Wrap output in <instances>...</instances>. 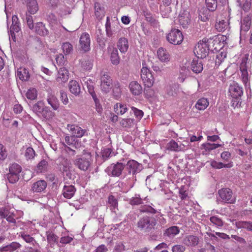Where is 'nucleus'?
I'll return each instance as SVG.
<instances>
[{
	"instance_id": "1",
	"label": "nucleus",
	"mask_w": 252,
	"mask_h": 252,
	"mask_svg": "<svg viewBox=\"0 0 252 252\" xmlns=\"http://www.w3.org/2000/svg\"><path fill=\"white\" fill-rule=\"evenodd\" d=\"M158 220L154 215H143L140 217L136 224L138 231L147 233L153 232L158 228Z\"/></svg>"
},
{
	"instance_id": "2",
	"label": "nucleus",
	"mask_w": 252,
	"mask_h": 252,
	"mask_svg": "<svg viewBox=\"0 0 252 252\" xmlns=\"http://www.w3.org/2000/svg\"><path fill=\"white\" fill-rule=\"evenodd\" d=\"M143 169V165L134 159L129 160L126 164V172L123 178L126 181H136V175Z\"/></svg>"
},
{
	"instance_id": "3",
	"label": "nucleus",
	"mask_w": 252,
	"mask_h": 252,
	"mask_svg": "<svg viewBox=\"0 0 252 252\" xmlns=\"http://www.w3.org/2000/svg\"><path fill=\"white\" fill-rule=\"evenodd\" d=\"M91 157L90 153L86 152L85 150H83L82 155L77 156L73 160V163L79 169L82 171H86L91 164Z\"/></svg>"
},
{
	"instance_id": "4",
	"label": "nucleus",
	"mask_w": 252,
	"mask_h": 252,
	"mask_svg": "<svg viewBox=\"0 0 252 252\" xmlns=\"http://www.w3.org/2000/svg\"><path fill=\"white\" fill-rule=\"evenodd\" d=\"M125 159L123 158L119 161L113 163L108 166L105 170L106 173L109 176L113 177H119L122 175L123 172L126 167V164L122 162Z\"/></svg>"
},
{
	"instance_id": "5",
	"label": "nucleus",
	"mask_w": 252,
	"mask_h": 252,
	"mask_svg": "<svg viewBox=\"0 0 252 252\" xmlns=\"http://www.w3.org/2000/svg\"><path fill=\"white\" fill-rule=\"evenodd\" d=\"M22 171V167L17 163H13L9 167V173L7 174V178L11 183H15L19 179L20 173Z\"/></svg>"
},
{
	"instance_id": "6",
	"label": "nucleus",
	"mask_w": 252,
	"mask_h": 252,
	"mask_svg": "<svg viewBox=\"0 0 252 252\" xmlns=\"http://www.w3.org/2000/svg\"><path fill=\"white\" fill-rule=\"evenodd\" d=\"M228 92L230 95L233 98L237 100L236 106L238 105L240 106L241 102L240 101L241 97L243 94V90L237 83L233 82L229 87Z\"/></svg>"
},
{
	"instance_id": "7",
	"label": "nucleus",
	"mask_w": 252,
	"mask_h": 252,
	"mask_svg": "<svg viewBox=\"0 0 252 252\" xmlns=\"http://www.w3.org/2000/svg\"><path fill=\"white\" fill-rule=\"evenodd\" d=\"M100 89L105 93H108L112 88V79L109 73L102 71L100 73Z\"/></svg>"
},
{
	"instance_id": "8",
	"label": "nucleus",
	"mask_w": 252,
	"mask_h": 252,
	"mask_svg": "<svg viewBox=\"0 0 252 252\" xmlns=\"http://www.w3.org/2000/svg\"><path fill=\"white\" fill-rule=\"evenodd\" d=\"M167 41L174 45L180 44L184 39L182 32L178 29H172L166 35Z\"/></svg>"
},
{
	"instance_id": "9",
	"label": "nucleus",
	"mask_w": 252,
	"mask_h": 252,
	"mask_svg": "<svg viewBox=\"0 0 252 252\" xmlns=\"http://www.w3.org/2000/svg\"><path fill=\"white\" fill-rule=\"evenodd\" d=\"M207 41L208 39L204 38L195 46L194 52L198 58L203 59L208 55L209 49L207 44Z\"/></svg>"
},
{
	"instance_id": "10",
	"label": "nucleus",
	"mask_w": 252,
	"mask_h": 252,
	"mask_svg": "<svg viewBox=\"0 0 252 252\" xmlns=\"http://www.w3.org/2000/svg\"><path fill=\"white\" fill-rule=\"evenodd\" d=\"M141 78L144 85L151 88L154 84V78L150 69L147 67H143L141 70Z\"/></svg>"
},
{
	"instance_id": "11",
	"label": "nucleus",
	"mask_w": 252,
	"mask_h": 252,
	"mask_svg": "<svg viewBox=\"0 0 252 252\" xmlns=\"http://www.w3.org/2000/svg\"><path fill=\"white\" fill-rule=\"evenodd\" d=\"M218 194L221 200L224 202L233 203L235 201V198L233 197L232 191L229 188H222L219 189Z\"/></svg>"
},
{
	"instance_id": "12",
	"label": "nucleus",
	"mask_w": 252,
	"mask_h": 252,
	"mask_svg": "<svg viewBox=\"0 0 252 252\" xmlns=\"http://www.w3.org/2000/svg\"><path fill=\"white\" fill-rule=\"evenodd\" d=\"M80 49L84 52L90 50V38L88 33L84 32L80 36Z\"/></svg>"
},
{
	"instance_id": "13",
	"label": "nucleus",
	"mask_w": 252,
	"mask_h": 252,
	"mask_svg": "<svg viewBox=\"0 0 252 252\" xmlns=\"http://www.w3.org/2000/svg\"><path fill=\"white\" fill-rule=\"evenodd\" d=\"M67 128L72 136L76 137H82L86 132L85 129H83L78 126L75 125H68Z\"/></svg>"
},
{
	"instance_id": "14",
	"label": "nucleus",
	"mask_w": 252,
	"mask_h": 252,
	"mask_svg": "<svg viewBox=\"0 0 252 252\" xmlns=\"http://www.w3.org/2000/svg\"><path fill=\"white\" fill-rule=\"evenodd\" d=\"M241 71L242 80L246 87L250 86L249 75L247 70V63L242 61L240 67Z\"/></svg>"
},
{
	"instance_id": "15",
	"label": "nucleus",
	"mask_w": 252,
	"mask_h": 252,
	"mask_svg": "<svg viewBox=\"0 0 252 252\" xmlns=\"http://www.w3.org/2000/svg\"><path fill=\"white\" fill-rule=\"evenodd\" d=\"M48 103L54 110H57L60 107V102L55 95L52 92H48L46 97Z\"/></svg>"
},
{
	"instance_id": "16",
	"label": "nucleus",
	"mask_w": 252,
	"mask_h": 252,
	"mask_svg": "<svg viewBox=\"0 0 252 252\" xmlns=\"http://www.w3.org/2000/svg\"><path fill=\"white\" fill-rule=\"evenodd\" d=\"M76 191L75 187L72 185H65L62 190V195L66 199H71Z\"/></svg>"
},
{
	"instance_id": "17",
	"label": "nucleus",
	"mask_w": 252,
	"mask_h": 252,
	"mask_svg": "<svg viewBox=\"0 0 252 252\" xmlns=\"http://www.w3.org/2000/svg\"><path fill=\"white\" fill-rule=\"evenodd\" d=\"M190 21V14L187 11L181 12L179 16V21L184 28L188 27Z\"/></svg>"
},
{
	"instance_id": "18",
	"label": "nucleus",
	"mask_w": 252,
	"mask_h": 252,
	"mask_svg": "<svg viewBox=\"0 0 252 252\" xmlns=\"http://www.w3.org/2000/svg\"><path fill=\"white\" fill-rule=\"evenodd\" d=\"M47 184L45 181L39 180L34 182L32 186V190L33 192H41L47 188Z\"/></svg>"
},
{
	"instance_id": "19",
	"label": "nucleus",
	"mask_w": 252,
	"mask_h": 252,
	"mask_svg": "<svg viewBox=\"0 0 252 252\" xmlns=\"http://www.w3.org/2000/svg\"><path fill=\"white\" fill-rule=\"evenodd\" d=\"M199 242V238L196 236L188 235L184 238L183 243L188 247H195Z\"/></svg>"
},
{
	"instance_id": "20",
	"label": "nucleus",
	"mask_w": 252,
	"mask_h": 252,
	"mask_svg": "<svg viewBox=\"0 0 252 252\" xmlns=\"http://www.w3.org/2000/svg\"><path fill=\"white\" fill-rule=\"evenodd\" d=\"M185 146L184 144H178L177 142L173 140H171L167 145V148L168 150L174 151L179 152L184 150Z\"/></svg>"
},
{
	"instance_id": "21",
	"label": "nucleus",
	"mask_w": 252,
	"mask_h": 252,
	"mask_svg": "<svg viewBox=\"0 0 252 252\" xmlns=\"http://www.w3.org/2000/svg\"><path fill=\"white\" fill-rule=\"evenodd\" d=\"M57 81L58 82H65L68 79V71L64 67H61L58 71Z\"/></svg>"
},
{
	"instance_id": "22",
	"label": "nucleus",
	"mask_w": 252,
	"mask_h": 252,
	"mask_svg": "<svg viewBox=\"0 0 252 252\" xmlns=\"http://www.w3.org/2000/svg\"><path fill=\"white\" fill-rule=\"evenodd\" d=\"M129 88L131 93L135 95H138L142 92L141 85L136 81H132L130 83Z\"/></svg>"
},
{
	"instance_id": "23",
	"label": "nucleus",
	"mask_w": 252,
	"mask_h": 252,
	"mask_svg": "<svg viewBox=\"0 0 252 252\" xmlns=\"http://www.w3.org/2000/svg\"><path fill=\"white\" fill-rule=\"evenodd\" d=\"M157 55L158 59L162 62H169L170 59V56L168 52L162 47L158 49Z\"/></svg>"
},
{
	"instance_id": "24",
	"label": "nucleus",
	"mask_w": 252,
	"mask_h": 252,
	"mask_svg": "<svg viewBox=\"0 0 252 252\" xmlns=\"http://www.w3.org/2000/svg\"><path fill=\"white\" fill-rule=\"evenodd\" d=\"M190 68L195 73H199L203 70L202 62L198 59H193L191 63Z\"/></svg>"
},
{
	"instance_id": "25",
	"label": "nucleus",
	"mask_w": 252,
	"mask_h": 252,
	"mask_svg": "<svg viewBox=\"0 0 252 252\" xmlns=\"http://www.w3.org/2000/svg\"><path fill=\"white\" fill-rule=\"evenodd\" d=\"M68 88L70 92L75 95H78L81 92L80 86L79 83L75 80L69 81Z\"/></svg>"
},
{
	"instance_id": "26",
	"label": "nucleus",
	"mask_w": 252,
	"mask_h": 252,
	"mask_svg": "<svg viewBox=\"0 0 252 252\" xmlns=\"http://www.w3.org/2000/svg\"><path fill=\"white\" fill-rule=\"evenodd\" d=\"M35 32H36L43 36L48 35L49 33L48 30L46 29L42 22L37 23L35 25Z\"/></svg>"
},
{
	"instance_id": "27",
	"label": "nucleus",
	"mask_w": 252,
	"mask_h": 252,
	"mask_svg": "<svg viewBox=\"0 0 252 252\" xmlns=\"http://www.w3.org/2000/svg\"><path fill=\"white\" fill-rule=\"evenodd\" d=\"M20 23L18 21V18L16 15H13L12 17V25L10 28V32L11 35L14 32H18L20 30Z\"/></svg>"
},
{
	"instance_id": "28",
	"label": "nucleus",
	"mask_w": 252,
	"mask_h": 252,
	"mask_svg": "<svg viewBox=\"0 0 252 252\" xmlns=\"http://www.w3.org/2000/svg\"><path fill=\"white\" fill-rule=\"evenodd\" d=\"M28 12L31 14H34L38 10V5L36 0H29L27 1Z\"/></svg>"
},
{
	"instance_id": "29",
	"label": "nucleus",
	"mask_w": 252,
	"mask_h": 252,
	"mask_svg": "<svg viewBox=\"0 0 252 252\" xmlns=\"http://www.w3.org/2000/svg\"><path fill=\"white\" fill-rule=\"evenodd\" d=\"M59 167L62 173L67 169H68V168L70 167V166L72 165L70 161L66 158L62 157L59 158Z\"/></svg>"
},
{
	"instance_id": "30",
	"label": "nucleus",
	"mask_w": 252,
	"mask_h": 252,
	"mask_svg": "<svg viewBox=\"0 0 252 252\" xmlns=\"http://www.w3.org/2000/svg\"><path fill=\"white\" fill-rule=\"evenodd\" d=\"M21 247V245L16 242H12L9 245L0 248V252H12Z\"/></svg>"
},
{
	"instance_id": "31",
	"label": "nucleus",
	"mask_w": 252,
	"mask_h": 252,
	"mask_svg": "<svg viewBox=\"0 0 252 252\" xmlns=\"http://www.w3.org/2000/svg\"><path fill=\"white\" fill-rule=\"evenodd\" d=\"M105 10L104 7L102 6L98 2H95L94 4V14L96 18L99 20L101 19L105 15Z\"/></svg>"
},
{
	"instance_id": "32",
	"label": "nucleus",
	"mask_w": 252,
	"mask_h": 252,
	"mask_svg": "<svg viewBox=\"0 0 252 252\" xmlns=\"http://www.w3.org/2000/svg\"><path fill=\"white\" fill-rule=\"evenodd\" d=\"M118 47L122 53H125L128 48V40L125 37H121L119 39Z\"/></svg>"
},
{
	"instance_id": "33",
	"label": "nucleus",
	"mask_w": 252,
	"mask_h": 252,
	"mask_svg": "<svg viewBox=\"0 0 252 252\" xmlns=\"http://www.w3.org/2000/svg\"><path fill=\"white\" fill-rule=\"evenodd\" d=\"M108 204L111 211L116 213V211L118 210V202L117 199L113 195H111L108 197Z\"/></svg>"
},
{
	"instance_id": "34",
	"label": "nucleus",
	"mask_w": 252,
	"mask_h": 252,
	"mask_svg": "<svg viewBox=\"0 0 252 252\" xmlns=\"http://www.w3.org/2000/svg\"><path fill=\"white\" fill-rule=\"evenodd\" d=\"M17 76L19 79L22 81H27L30 78V74L28 70L24 68H20L17 70Z\"/></svg>"
},
{
	"instance_id": "35",
	"label": "nucleus",
	"mask_w": 252,
	"mask_h": 252,
	"mask_svg": "<svg viewBox=\"0 0 252 252\" xmlns=\"http://www.w3.org/2000/svg\"><path fill=\"white\" fill-rule=\"evenodd\" d=\"M180 232V229L176 226H172L166 229L164 233V235L167 236L170 238L174 237Z\"/></svg>"
},
{
	"instance_id": "36",
	"label": "nucleus",
	"mask_w": 252,
	"mask_h": 252,
	"mask_svg": "<svg viewBox=\"0 0 252 252\" xmlns=\"http://www.w3.org/2000/svg\"><path fill=\"white\" fill-rule=\"evenodd\" d=\"M251 25L252 21L251 18L249 17H245L242 22L241 32H248L249 30Z\"/></svg>"
},
{
	"instance_id": "37",
	"label": "nucleus",
	"mask_w": 252,
	"mask_h": 252,
	"mask_svg": "<svg viewBox=\"0 0 252 252\" xmlns=\"http://www.w3.org/2000/svg\"><path fill=\"white\" fill-rule=\"evenodd\" d=\"M127 110L126 105L122 104L120 103H117L114 106L115 112L118 115H122L124 114Z\"/></svg>"
},
{
	"instance_id": "38",
	"label": "nucleus",
	"mask_w": 252,
	"mask_h": 252,
	"mask_svg": "<svg viewBox=\"0 0 252 252\" xmlns=\"http://www.w3.org/2000/svg\"><path fill=\"white\" fill-rule=\"evenodd\" d=\"M208 105V100L205 98H201L197 101L195 107L199 110H203L206 109Z\"/></svg>"
},
{
	"instance_id": "39",
	"label": "nucleus",
	"mask_w": 252,
	"mask_h": 252,
	"mask_svg": "<svg viewBox=\"0 0 252 252\" xmlns=\"http://www.w3.org/2000/svg\"><path fill=\"white\" fill-rule=\"evenodd\" d=\"M84 81V85L86 86L88 91L91 96L95 95L94 91V83L90 79H86V80H83Z\"/></svg>"
},
{
	"instance_id": "40",
	"label": "nucleus",
	"mask_w": 252,
	"mask_h": 252,
	"mask_svg": "<svg viewBox=\"0 0 252 252\" xmlns=\"http://www.w3.org/2000/svg\"><path fill=\"white\" fill-rule=\"evenodd\" d=\"M236 225L238 228H244L252 231V221H238L236 223Z\"/></svg>"
},
{
	"instance_id": "41",
	"label": "nucleus",
	"mask_w": 252,
	"mask_h": 252,
	"mask_svg": "<svg viewBox=\"0 0 252 252\" xmlns=\"http://www.w3.org/2000/svg\"><path fill=\"white\" fill-rule=\"evenodd\" d=\"M210 11L208 8L203 7L199 10V17L202 21H206L209 19Z\"/></svg>"
},
{
	"instance_id": "42",
	"label": "nucleus",
	"mask_w": 252,
	"mask_h": 252,
	"mask_svg": "<svg viewBox=\"0 0 252 252\" xmlns=\"http://www.w3.org/2000/svg\"><path fill=\"white\" fill-rule=\"evenodd\" d=\"M45 106L44 103L42 101H38L34 104L32 106V111L38 116H40V114L43 110Z\"/></svg>"
},
{
	"instance_id": "43",
	"label": "nucleus",
	"mask_w": 252,
	"mask_h": 252,
	"mask_svg": "<svg viewBox=\"0 0 252 252\" xmlns=\"http://www.w3.org/2000/svg\"><path fill=\"white\" fill-rule=\"evenodd\" d=\"M62 49L65 55L70 54L73 50L72 45L69 42L63 43L62 45Z\"/></svg>"
},
{
	"instance_id": "44",
	"label": "nucleus",
	"mask_w": 252,
	"mask_h": 252,
	"mask_svg": "<svg viewBox=\"0 0 252 252\" xmlns=\"http://www.w3.org/2000/svg\"><path fill=\"white\" fill-rule=\"evenodd\" d=\"M110 59L111 63L114 65H117L120 63V57L118 55V51L116 48H113L111 53Z\"/></svg>"
},
{
	"instance_id": "45",
	"label": "nucleus",
	"mask_w": 252,
	"mask_h": 252,
	"mask_svg": "<svg viewBox=\"0 0 252 252\" xmlns=\"http://www.w3.org/2000/svg\"><path fill=\"white\" fill-rule=\"evenodd\" d=\"M122 89L119 82H115L113 88V94L116 99H119L122 94Z\"/></svg>"
},
{
	"instance_id": "46",
	"label": "nucleus",
	"mask_w": 252,
	"mask_h": 252,
	"mask_svg": "<svg viewBox=\"0 0 252 252\" xmlns=\"http://www.w3.org/2000/svg\"><path fill=\"white\" fill-rule=\"evenodd\" d=\"M139 212L143 213H149L151 215L155 214L157 211L150 205H144L140 207Z\"/></svg>"
},
{
	"instance_id": "47",
	"label": "nucleus",
	"mask_w": 252,
	"mask_h": 252,
	"mask_svg": "<svg viewBox=\"0 0 252 252\" xmlns=\"http://www.w3.org/2000/svg\"><path fill=\"white\" fill-rule=\"evenodd\" d=\"M228 26L227 22L224 20H219L215 25L216 29L219 32L224 31L228 28Z\"/></svg>"
},
{
	"instance_id": "48",
	"label": "nucleus",
	"mask_w": 252,
	"mask_h": 252,
	"mask_svg": "<svg viewBox=\"0 0 252 252\" xmlns=\"http://www.w3.org/2000/svg\"><path fill=\"white\" fill-rule=\"evenodd\" d=\"M226 53L225 52H220L218 53L216 55L215 60V66L218 67L223 61L224 59L226 57Z\"/></svg>"
},
{
	"instance_id": "49",
	"label": "nucleus",
	"mask_w": 252,
	"mask_h": 252,
	"mask_svg": "<svg viewBox=\"0 0 252 252\" xmlns=\"http://www.w3.org/2000/svg\"><path fill=\"white\" fill-rule=\"evenodd\" d=\"M75 171V169L73 167V166H70V167L68 168V169H67L63 172H62L64 178H67L69 179H74V172Z\"/></svg>"
},
{
	"instance_id": "50",
	"label": "nucleus",
	"mask_w": 252,
	"mask_h": 252,
	"mask_svg": "<svg viewBox=\"0 0 252 252\" xmlns=\"http://www.w3.org/2000/svg\"><path fill=\"white\" fill-rule=\"evenodd\" d=\"M159 10L162 17L168 18L172 11L171 7L170 6H164V5L159 6Z\"/></svg>"
},
{
	"instance_id": "51",
	"label": "nucleus",
	"mask_w": 252,
	"mask_h": 252,
	"mask_svg": "<svg viewBox=\"0 0 252 252\" xmlns=\"http://www.w3.org/2000/svg\"><path fill=\"white\" fill-rule=\"evenodd\" d=\"M42 116L44 118L46 119H49L52 118L54 116V114L52 111H51L49 108L45 106L41 112V113L40 114L39 116Z\"/></svg>"
},
{
	"instance_id": "52",
	"label": "nucleus",
	"mask_w": 252,
	"mask_h": 252,
	"mask_svg": "<svg viewBox=\"0 0 252 252\" xmlns=\"http://www.w3.org/2000/svg\"><path fill=\"white\" fill-rule=\"evenodd\" d=\"M211 166L216 169H221L223 167H230L231 165L230 164H223L221 162H217L216 160H212L210 162Z\"/></svg>"
},
{
	"instance_id": "53",
	"label": "nucleus",
	"mask_w": 252,
	"mask_h": 252,
	"mask_svg": "<svg viewBox=\"0 0 252 252\" xmlns=\"http://www.w3.org/2000/svg\"><path fill=\"white\" fill-rule=\"evenodd\" d=\"M48 166V162L45 159L42 160L37 165L38 172L42 173L46 171Z\"/></svg>"
},
{
	"instance_id": "54",
	"label": "nucleus",
	"mask_w": 252,
	"mask_h": 252,
	"mask_svg": "<svg viewBox=\"0 0 252 252\" xmlns=\"http://www.w3.org/2000/svg\"><path fill=\"white\" fill-rule=\"evenodd\" d=\"M120 125L124 127H131L134 125V120L131 118L123 119L120 122Z\"/></svg>"
},
{
	"instance_id": "55",
	"label": "nucleus",
	"mask_w": 252,
	"mask_h": 252,
	"mask_svg": "<svg viewBox=\"0 0 252 252\" xmlns=\"http://www.w3.org/2000/svg\"><path fill=\"white\" fill-rule=\"evenodd\" d=\"M207 8L209 11H214L217 7V0H205Z\"/></svg>"
},
{
	"instance_id": "56",
	"label": "nucleus",
	"mask_w": 252,
	"mask_h": 252,
	"mask_svg": "<svg viewBox=\"0 0 252 252\" xmlns=\"http://www.w3.org/2000/svg\"><path fill=\"white\" fill-rule=\"evenodd\" d=\"M144 16L146 20L153 25L157 24V21L152 16L151 12L148 10L144 11Z\"/></svg>"
},
{
	"instance_id": "57",
	"label": "nucleus",
	"mask_w": 252,
	"mask_h": 252,
	"mask_svg": "<svg viewBox=\"0 0 252 252\" xmlns=\"http://www.w3.org/2000/svg\"><path fill=\"white\" fill-rule=\"evenodd\" d=\"M237 2L239 6L241 7L244 11L248 12L250 10L251 7V0H245V2L242 5L240 0H237Z\"/></svg>"
},
{
	"instance_id": "58",
	"label": "nucleus",
	"mask_w": 252,
	"mask_h": 252,
	"mask_svg": "<svg viewBox=\"0 0 252 252\" xmlns=\"http://www.w3.org/2000/svg\"><path fill=\"white\" fill-rule=\"evenodd\" d=\"M142 199L139 195H136L135 196L132 197L129 200V204L131 205H138L142 204Z\"/></svg>"
},
{
	"instance_id": "59",
	"label": "nucleus",
	"mask_w": 252,
	"mask_h": 252,
	"mask_svg": "<svg viewBox=\"0 0 252 252\" xmlns=\"http://www.w3.org/2000/svg\"><path fill=\"white\" fill-rule=\"evenodd\" d=\"M35 155V152L32 148L29 147L26 149L25 156L27 159H31L33 158Z\"/></svg>"
},
{
	"instance_id": "60",
	"label": "nucleus",
	"mask_w": 252,
	"mask_h": 252,
	"mask_svg": "<svg viewBox=\"0 0 252 252\" xmlns=\"http://www.w3.org/2000/svg\"><path fill=\"white\" fill-rule=\"evenodd\" d=\"M26 96L29 99H35L37 97L36 90L35 89H29L26 93Z\"/></svg>"
},
{
	"instance_id": "61",
	"label": "nucleus",
	"mask_w": 252,
	"mask_h": 252,
	"mask_svg": "<svg viewBox=\"0 0 252 252\" xmlns=\"http://www.w3.org/2000/svg\"><path fill=\"white\" fill-rule=\"evenodd\" d=\"M202 146L204 147L205 150L211 151L220 147V145L219 144H211L209 143H206L203 144Z\"/></svg>"
},
{
	"instance_id": "62",
	"label": "nucleus",
	"mask_w": 252,
	"mask_h": 252,
	"mask_svg": "<svg viewBox=\"0 0 252 252\" xmlns=\"http://www.w3.org/2000/svg\"><path fill=\"white\" fill-rule=\"evenodd\" d=\"M46 234L47 241L49 243H55L57 241L58 237L53 233L51 232H47Z\"/></svg>"
},
{
	"instance_id": "63",
	"label": "nucleus",
	"mask_w": 252,
	"mask_h": 252,
	"mask_svg": "<svg viewBox=\"0 0 252 252\" xmlns=\"http://www.w3.org/2000/svg\"><path fill=\"white\" fill-rule=\"evenodd\" d=\"M112 153V150L110 148H104L101 151L102 158L104 160L107 159Z\"/></svg>"
},
{
	"instance_id": "64",
	"label": "nucleus",
	"mask_w": 252,
	"mask_h": 252,
	"mask_svg": "<svg viewBox=\"0 0 252 252\" xmlns=\"http://www.w3.org/2000/svg\"><path fill=\"white\" fill-rule=\"evenodd\" d=\"M125 251V246L123 242H119L116 244L114 250V252H124Z\"/></svg>"
}]
</instances>
